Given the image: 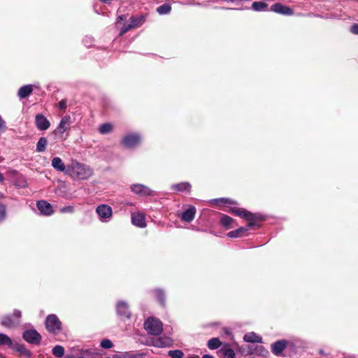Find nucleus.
Masks as SVG:
<instances>
[{
	"label": "nucleus",
	"instance_id": "nucleus-26",
	"mask_svg": "<svg viewBox=\"0 0 358 358\" xmlns=\"http://www.w3.org/2000/svg\"><path fill=\"white\" fill-rule=\"evenodd\" d=\"M268 5L262 1H255L252 4V8L255 11L266 10Z\"/></svg>",
	"mask_w": 358,
	"mask_h": 358
},
{
	"label": "nucleus",
	"instance_id": "nucleus-23",
	"mask_svg": "<svg viewBox=\"0 0 358 358\" xmlns=\"http://www.w3.org/2000/svg\"><path fill=\"white\" fill-rule=\"evenodd\" d=\"M80 358H101L97 354L90 350H79Z\"/></svg>",
	"mask_w": 358,
	"mask_h": 358
},
{
	"label": "nucleus",
	"instance_id": "nucleus-2",
	"mask_svg": "<svg viewBox=\"0 0 358 358\" xmlns=\"http://www.w3.org/2000/svg\"><path fill=\"white\" fill-rule=\"evenodd\" d=\"M144 328L149 334L157 336L162 333L163 324L159 320L149 317L144 323Z\"/></svg>",
	"mask_w": 358,
	"mask_h": 358
},
{
	"label": "nucleus",
	"instance_id": "nucleus-27",
	"mask_svg": "<svg viewBox=\"0 0 358 358\" xmlns=\"http://www.w3.org/2000/svg\"><path fill=\"white\" fill-rule=\"evenodd\" d=\"M233 221L234 220L231 217L226 215H222L220 219V222L222 225L226 227L227 229H229L231 227V224H232Z\"/></svg>",
	"mask_w": 358,
	"mask_h": 358
},
{
	"label": "nucleus",
	"instance_id": "nucleus-30",
	"mask_svg": "<svg viewBox=\"0 0 358 358\" xmlns=\"http://www.w3.org/2000/svg\"><path fill=\"white\" fill-rule=\"evenodd\" d=\"M52 354L57 357H62L64 355V348L61 345H56L52 349Z\"/></svg>",
	"mask_w": 358,
	"mask_h": 358
},
{
	"label": "nucleus",
	"instance_id": "nucleus-17",
	"mask_svg": "<svg viewBox=\"0 0 358 358\" xmlns=\"http://www.w3.org/2000/svg\"><path fill=\"white\" fill-rule=\"evenodd\" d=\"M196 211L194 206H190L182 213L181 220L187 222L192 221L195 217Z\"/></svg>",
	"mask_w": 358,
	"mask_h": 358
},
{
	"label": "nucleus",
	"instance_id": "nucleus-25",
	"mask_svg": "<svg viewBox=\"0 0 358 358\" xmlns=\"http://www.w3.org/2000/svg\"><path fill=\"white\" fill-rule=\"evenodd\" d=\"M113 126L110 123H104L99 126V131L101 134H107L113 131Z\"/></svg>",
	"mask_w": 358,
	"mask_h": 358
},
{
	"label": "nucleus",
	"instance_id": "nucleus-48",
	"mask_svg": "<svg viewBox=\"0 0 358 358\" xmlns=\"http://www.w3.org/2000/svg\"><path fill=\"white\" fill-rule=\"evenodd\" d=\"M202 358H215V357L210 355H204Z\"/></svg>",
	"mask_w": 358,
	"mask_h": 358
},
{
	"label": "nucleus",
	"instance_id": "nucleus-22",
	"mask_svg": "<svg viewBox=\"0 0 358 358\" xmlns=\"http://www.w3.org/2000/svg\"><path fill=\"white\" fill-rule=\"evenodd\" d=\"M33 87L31 85H27L21 87L19 90L17 95L20 99H24L32 93Z\"/></svg>",
	"mask_w": 358,
	"mask_h": 358
},
{
	"label": "nucleus",
	"instance_id": "nucleus-32",
	"mask_svg": "<svg viewBox=\"0 0 358 358\" xmlns=\"http://www.w3.org/2000/svg\"><path fill=\"white\" fill-rule=\"evenodd\" d=\"M221 352L222 353L224 358H235L234 351L231 348L221 349Z\"/></svg>",
	"mask_w": 358,
	"mask_h": 358
},
{
	"label": "nucleus",
	"instance_id": "nucleus-8",
	"mask_svg": "<svg viewBox=\"0 0 358 358\" xmlns=\"http://www.w3.org/2000/svg\"><path fill=\"white\" fill-rule=\"evenodd\" d=\"M141 142V137L136 134H130L125 136L122 140V144L127 148H133Z\"/></svg>",
	"mask_w": 358,
	"mask_h": 358
},
{
	"label": "nucleus",
	"instance_id": "nucleus-45",
	"mask_svg": "<svg viewBox=\"0 0 358 358\" xmlns=\"http://www.w3.org/2000/svg\"><path fill=\"white\" fill-rule=\"evenodd\" d=\"M144 355L142 353H137L132 355L130 358H143Z\"/></svg>",
	"mask_w": 358,
	"mask_h": 358
},
{
	"label": "nucleus",
	"instance_id": "nucleus-29",
	"mask_svg": "<svg viewBox=\"0 0 358 358\" xmlns=\"http://www.w3.org/2000/svg\"><path fill=\"white\" fill-rule=\"evenodd\" d=\"M12 344V340L7 335L0 333V345H8L10 347Z\"/></svg>",
	"mask_w": 358,
	"mask_h": 358
},
{
	"label": "nucleus",
	"instance_id": "nucleus-9",
	"mask_svg": "<svg viewBox=\"0 0 358 358\" xmlns=\"http://www.w3.org/2000/svg\"><path fill=\"white\" fill-rule=\"evenodd\" d=\"M35 125L38 130H47L50 126V121L42 114H37L35 116Z\"/></svg>",
	"mask_w": 358,
	"mask_h": 358
},
{
	"label": "nucleus",
	"instance_id": "nucleus-37",
	"mask_svg": "<svg viewBox=\"0 0 358 358\" xmlns=\"http://www.w3.org/2000/svg\"><path fill=\"white\" fill-rule=\"evenodd\" d=\"M134 29L133 27H132V24H124V26L122 27L121 30H120V35H123L126 32H127L128 31H129L130 29Z\"/></svg>",
	"mask_w": 358,
	"mask_h": 358
},
{
	"label": "nucleus",
	"instance_id": "nucleus-40",
	"mask_svg": "<svg viewBox=\"0 0 358 358\" xmlns=\"http://www.w3.org/2000/svg\"><path fill=\"white\" fill-rule=\"evenodd\" d=\"M6 217V206L0 204V222L3 220Z\"/></svg>",
	"mask_w": 358,
	"mask_h": 358
},
{
	"label": "nucleus",
	"instance_id": "nucleus-44",
	"mask_svg": "<svg viewBox=\"0 0 358 358\" xmlns=\"http://www.w3.org/2000/svg\"><path fill=\"white\" fill-rule=\"evenodd\" d=\"M350 31L354 34H358V24H354L350 27Z\"/></svg>",
	"mask_w": 358,
	"mask_h": 358
},
{
	"label": "nucleus",
	"instance_id": "nucleus-16",
	"mask_svg": "<svg viewBox=\"0 0 358 358\" xmlns=\"http://www.w3.org/2000/svg\"><path fill=\"white\" fill-rule=\"evenodd\" d=\"M51 165L57 171L64 172L66 174L67 167H66L64 163L62 162L60 157H53L51 162Z\"/></svg>",
	"mask_w": 358,
	"mask_h": 358
},
{
	"label": "nucleus",
	"instance_id": "nucleus-39",
	"mask_svg": "<svg viewBox=\"0 0 358 358\" xmlns=\"http://www.w3.org/2000/svg\"><path fill=\"white\" fill-rule=\"evenodd\" d=\"M256 354L264 355L268 354V351L262 345L257 346L256 348Z\"/></svg>",
	"mask_w": 358,
	"mask_h": 358
},
{
	"label": "nucleus",
	"instance_id": "nucleus-11",
	"mask_svg": "<svg viewBox=\"0 0 358 358\" xmlns=\"http://www.w3.org/2000/svg\"><path fill=\"white\" fill-rule=\"evenodd\" d=\"M271 10L284 15H292L294 13L293 10L289 7L280 3H276L271 6Z\"/></svg>",
	"mask_w": 358,
	"mask_h": 358
},
{
	"label": "nucleus",
	"instance_id": "nucleus-14",
	"mask_svg": "<svg viewBox=\"0 0 358 358\" xmlns=\"http://www.w3.org/2000/svg\"><path fill=\"white\" fill-rule=\"evenodd\" d=\"M36 206L40 212L43 215H50L53 213L52 206L46 201H39L37 202Z\"/></svg>",
	"mask_w": 358,
	"mask_h": 358
},
{
	"label": "nucleus",
	"instance_id": "nucleus-41",
	"mask_svg": "<svg viewBox=\"0 0 358 358\" xmlns=\"http://www.w3.org/2000/svg\"><path fill=\"white\" fill-rule=\"evenodd\" d=\"M6 129V123L0 115V134L4 132Z\"/></svg>",
	"mask_w": 358,
	"mask_h": 358
},
{
	"label": "nucleus",
	"instance_id": "nucleus-13",
	"mask_svg": "<svg viewBox=\"0 0 358 358\" xmlns=\"http://www.w3.org/2000/svg\"><path fill=\"white\" fill-rule=\"evenodd\" d=\"M131 222L134 225L141 228L146 226L145 215L140 213H133L131 214Z\"/></svg>",
	"mask_w": 358,
	"mask_h": 358
},
{
	"label": "nucleus",
	"instance_id": "nucleus-36",
	"mask_svg": "<svg viewBox=\"0 0 358 358\" xmlns=\"http://www.w3.org/2000/svg\"><path fill=\"white\" fill-rule=\"evenodd\" d=\"M101 346L105 349H110L113 347V343L109 339H104L101 342Z\"/></svg>",
	"mask_w": 358,
	"mask_h": 358
},
{
	"label": "nucleus",
	"instance_id": "nucleus-18",
	"mask_svg": "<svg viewBox=\"0 0 358 358\" xmlns=\"http://www.w3.org/2000/svg\"><path fill=\"white\" fill-rule=\"evenodd\" d=\"M286 345H287L286 341H284V340L278 341L275 342L273 344H272L271 351L274 355H278L280 354L285 350V348H286Z\"/></svg>",
	"mask_w": 358,
	"mask_h": 358
},
{
	"label": "nucleus",
	"instance_id": "nucleus-15",
	"mask_svg": "<svg viewBox=\"0 0 358 358\" xmlns=\"http://www.w3.org/2000/svg\"><path fill=\"white\" fill-rule=\"evenodd\" d=\"M71 125V117L69 115H66L63 117L58 125L56 131L62 134L65 131L69 129Z\"/></svg>",
	"mask_w": 358,
	"mask_h": 358
},
{
	"label": "nucleus",
	"instance_id": "nucleus-24",
	"mask_svg": "<svg viewBox=\"0 0 358 358\" xmlns=\"http://www.w3.org/2000/svg\"><path fill=\"white\" fill-rule=\"evenodd\" d=\"M48 144V141L45 137H41L36 143V151L38 152H43L45 150Z\"/></svg>",
	"mask_w": 358,
	"mask_h": 358
},
{
	"label": "nucleus",
	"instance_id": "nucleus-7",
	"mask_svg": "<svg viewBox=\"0 0 358 358\" xmlns=\"http://www.w3.org/2000/svg\"><path fill=\"white\" fill-rule=\"evenodd\" d=\"M22 336L27 342L35 345L39 344L41 341V335L35 329L25 331Z\"/></svg>",
	"mask_w": 358,
	"mask_h": 358
},
{
	"label": "nucleus",
	"instance_id": "nucleus-21",
	"mask_svg": "<svg viewBox=\"0 0 358 358\" xmlns=\"http://www.w3.org/2000/svg\"><path fill=\"white\" fill-rule=\"evenodd\" d=\"M146 20V15H141L138 17H131L130 18V24H132V27L135 28H138L141 27Z\"/></svg>",
	"mask_w": 358,
	"mask_h": 358
},
{
	"label": "nucleus",
	"instance_id": "nucleus-33",
	"mask_svg": "<svg viewBox=\"0 0 358 358\" xmlns=\"http://www.w3.org/2000/svg\"><path fill=\"white\" fill-rule=\"evenodd\" d=\"M170 343H171V341L169 340V338H160L156 341L155 345L157 347H164V346L169 345Z\"/></svg>",
	"mask_w": 358,
	"mask_h": 358
},
{
	"label": "nucleus",
	"instance_id": "nucleus-12",
	"mask_svg": "<svg viewBox=\"0 0 358 358\" xmlns=\"http://www.w3.org/2000/svg\"><path fill=\"white\" fill-rule=\"evenodd\" d=\"M117 313L121 317L129 318L131 313L127 303L124 301H118L116 306Z\"/></svg>",
	"mask_w": 358,
	"mask_h": 358
},
{
	"label": "nucleus",
	"instance_id": "nucleus-19",
	"mask_svg": "<svg viewBox=\"0 0 358 358\" xmlns=\"http://www.w3.org/2000/svg\"><path fill=\"white\" fill-rule=\"evenodd\" d=\"M192 186L190 183L187 182H183L178 184L171 185V189L176 192H188L191 190Z\"/></svg>",
	"mask_w": 358,
	"mask_h": 358
},
{
	"label": "nucleus",
	"instance_id": "nucleus-51",
	"mask_svg": "<svg viewBox=\"0 0 358 358\" xmlns=\"http://www.w3.org/2000/svg\"><path fill=\"white\" fill-rule=\"evenodd\" d=\"M3 175L0 173V182L3 181Z\"/></svg>",
	"mask_w": 358,
	"mask_h": 358
},
{
	"label": "nucleus",
	"instance_id": "nucleus-38",
	"mask_svg": "<svg viewBox=\"0 0 358 358\" xmlns=\"http://www.w3.org/2000/svg\"><path fill=\"white\" fill-rule=\"evenodd\" d=\"M73 210L74 208L72 206H64L59 210L62 213H72Z\"/></svg>",
	"mask_w": 358,
	"mask_h": 358
},
{
	"label": "nucleus",
	"instance_id": "nucleus-49",
	"mask_svg": "<svg viewBox=\"0 0 358 358\" xmlns=\"http://www.w3.org/2000/svg\"><path fill=\"white\" fill-rule=\"evenodd\" d=\"M220 201H224L226 203H231L230 200L228 199H221Z\"/></svg>",
	"mask_w": 358,
	"mask_h": 358
},
{
	"label": "nucleus",
	"instance_id": "nucleus-42",
	"mask_svg": "<svg viewBox=\"0 0 358 358\" xmlns=\"http://www.w3.org/2000/svg\"><path fill=\"white\" fill-rule=\"evenodd\" d=\"M58 108L60 110H64L66 108V101L65 99H62L58 103Z\"/></svg>",
	"mask_w": 358,
	"mask_h": 358
},
{
	"label": "nucleus",
	"instance_id": "nucleus-10",
	"mask_svg": "<svg viewBox=\"0 0 358 358\" xmlns=\"http://www.w3.org/2000/svg\"><path fill=\"white\" fill-rule=\"evenodd\" d=\"M131 191L141 196L152 195V191L147 186L141 184H134L131 186Z\"/></svg>",
	"mask_w": 358,
	"mask_h": 358
},
{
	"label": "nucleus",
	"instance_id": "nucleus-47",
	"mask_svg": "<svg viewBox=\"0 0 358 358\" xmlns=\"http://www.w3.org/2000/svg\"><path fill=\"white\" fill-rule=\"evenodd\" d=\"M125 19V17L124 15H120L118 16L117 19V23H119L120 21L124 20Z\"/></svg>",
	"mask_w": 358,
	"mask_h": 358
},
{
	"label": "nucleus",
	"instance_id": "nucleus-4",
	"mask_svg": "<svg viewBox=\"0 0 358 358\" xmlns=\"http://www.w3.org/2000/svg\"><path fill=\"white\" fill-rule=\"evenodd\" d=\"M45 327L49 332L56 333L61 329L62 323L56 315H49L45 320Z\"/></svg>",
	"mask_w": 358,
	"mask_h": 358
},
{
	"label": "nucleus",
	"instance_id": "nucleus-50",
	"mask_svg": "<svg viewBox=\"0 0 358 358\" xmlns=\"http://www.w3.org/2000/svg\"><path fill=\"white\" fill-rule=\"evenodd\" d=\"M187 358H200L198 355H189Z\"/></svg>",
	"mask_w": 358,
	"mask_h": 358
},
{
	"label": "nucleus",
	"instance_id": "nucleus-52",
	"mask_svg": "<svg viewBox=\"0 0 358 358\" xmlns=\"http://www.w3.org/2000/svg\"><path fill=\"white\" fill-rule=\"evenodd\" d=\"M0 358H4V357L0 355Z\"/></svg>",
	"mask_w": 358,
	"mask_h": 358
},
{
	"label": "nucleus",
	"instance_id": "nucleus-3",
	"mask_svg": "<svg viewBox=\"0 0 358 358\" xmlns=\"http://www.w3.org/2000/svg\"><path fill=\"white\" fill-rule=\"evenodd\" d=\"M229 212L249 221V223L248 224V227H251L252 226L255 225V224L252 222V221H254L257 219L256 215L252 214V213H250L245 209H241V208H236V207L231 208L230 209Z\"/></svg>",
	"mask_w": 358,
	"mask_h": 358
},
{
	"label": "nucleus",
	"instance_id": "nucleus-35",
	"mask_svg": "<svg viewBox=\"0 0 358 358\" xmlns=\"http://www.w3.org/2000/svg\"><path fill=\"white\" fill-rule=\"evenodd\" d=\"M168 355L171 358H182L184 355L183 352L179 350H170L169 351Z\"/></svg>",
	"mask_w": 358,
	"mask_h": 358
},
{
	"label": "nucleus",
	"instance_id": "nucleus-31",
	"mask_svg": "<svg viewBox=\"0 0 358 358\" xmlns=\"http://www.w3.org/2000/svg\"><path fill=\"white\" fill-rule=\"evenodd\" d=\"M171 6L164 3L157 8V12L161 15L167 14L171 11Z\"/></svg>",
	"mask_w": 358,
	"mask_h": 358
},
{
	"label": "nucleus",
	"instance_id": "nucleus-34",
	"mask_svg": "<svg viewBox=\"0 0 358 358\" xmlns=\"http://www.w3.org/2000/svg\"><path fill=\"white\" fill-rule=\"evenodd\" d=\"M155 294L157 300L162 305H164L165 303V294L163 291L160 289H157L155 291Z\"/></svg>",
	"mask_w": 358,
	"mask_h": 358
},
{
	"label": "nucleus",
	"instance_id": "nucleus-6",
	"mask_svg": "<svg viewBox=\"0 0 358 358\" xmlns=\"http://www.w3.org/2000/svg\"><path fill=\"white\" fill-rule=\"evenodd\" d=\"M96 212L101 222H108L111 218L113 214L111 207L106 204L97 206Z\"/></svg>",
	"mask_w": 358,
	"mask_h": 358
},
{
	"label": "nucleus",
	"instance_id": "nucleus-20",
	"mask_svg": "<svg viewBox=\"0 0 358 358\" xmlns=\"http://www.w3.org/2000/svg\"><path fill=\"white\" fill-rule=\"evenodd\" d=\"M243 340L247 343H262V337L253 331L246 334L243 337Z\"/></svg>",
	"mask_w": 358,
	"mask_h": 358
},
{
	"label": "nucleus",
	"instance_id": "nucleus-53",
	"mask_svg": "<svg viewBox=\"0 0 358 358\" xmlns=\"http://www.w3.org/2000/svg\"><path fill=\"white\" fill-rule=\"evenodd\" d=\"M106 358H110V357H106Z\"/></svg>",
	"mask_w": 358,
	"mask_h": 358
},
{
	"label": "nucleus",
	"instance_id": "nucleus-1",
	"mask_svg": "<svg viewBox=\"0 0 358 358\" xmlns=\"http://www.w3.org/2000/svg\"><path fill=\"white\" fill-rule=\"evenodd\" d=\"M66 174L73 179L87 180L92 176L93 170L87 164L73 161L67 166Z\"/></svg>",
	"mask_w": 358,
	"mask_h": 358
},
{
	"label": "nucleus",
	"instance_id": "nucleus-28",
	"mask_svg": "<svg viewBox=\"0 0 358 358\" xmlns=\"http://www.w3.org/2000/svg\"><path fill=\"white\" fill-rule=\"evenodd\" d=\"M221 345V342L217 338H213L208 342V347L211 350L217 349Z\"/></svg>",
	"mask_w": 358,
	"mask_h": 358
},
{
	"label": "nucleus",
	"instance_id": "nucleus-5",
	"mask_svg": "<svg viewBox=\"0 0 358 358\" xmlns=\"http://www.w3.org/2000/svg\"><path fill=\"white\" fill-rule=\"evenodd\" d=\"M20 317L21 312L18 310H15L13 317L10 316L3 317L1 320V324L6 327L13 328L19 324Z\"/></svg>",
	"mask_w": 358,
	"mask_h": 358
},
{
	"label": "nucleus",
	"instance_id": "nucleus-43",
	"mask_svg": "<svg viewBox=\"0 0 358 358\" xmlns=\"http://www.w3.org/2000/svg\"><path fill=\"white\" fill-rule=\"evenodd\" d=\"M228 236L230 238H237V237L240 236V234H238V231H237L236 230H234V231H231L229 232Z\"/></svg>",
	"mask_w": 358,
	"mask_h": 358
},
{
	"label": "nucleus",
	"instance_id": "nucleus-46",
	"mask_svg": "<svg viewBox=\"0 0 358 358\" xmlns=\"http://www.w3.org/2000/svg\"><path fill=\"white\" fill-rule=\"evenodd\" d=\"M247 229H248L247 228L240 227L239 229H236V231H238V234L241 236V234H243V232L246 231Z\"/></svg>",
	"mask_w": 358,
	"mask_h": 358
}]
</instances>
